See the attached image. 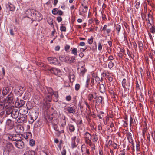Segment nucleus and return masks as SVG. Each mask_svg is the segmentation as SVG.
Returning a JSON list of instances; mask_svg holds the SVG:
<instances>
[{
	"instance_id": "nucleus-1",
	"label": "nucleus",
	"mask_w": 155,
	"mask_h": 155,
	"mask_svg": "<svg viewBox=\"0 0 155 155\" xmlns=\"http://www.w3.org/2000/svg\"><path fill=\"white\" fill-rule=\"evenodd\" d=\"M32 12H33V13L31 16L34 17L36 21H39L42 19V16L40 13L38 11H34L33 9L28 10L26 12V14H27L28 12L32 13Z\"/></svg>"
},
{
	"instance_id": "nucleus-2",
	"label": "nucleus",
	"mask_w": 155,
	"mask_h": 155,
	"mask_svg": "<svg viewBox=\"0 0 155 155\" xmlns=\"http://www.w3.org/2000/svg\"><path fill=\"white\" fill-rule=\"evenodd\" d=\"M7 136L8 138L12 141H18L21 140L22 134H19L17 133L15 134H7Z\"/></svg>"
},
{
	"instance_id": "nucleus-3",
	"label": "nucleus",
	"mask_w": 155,
	"mask_h": 155,
	"mask_svg": "<svg viewBox=\"0 0 155 155\" xmlns=\"http://www.w3.org/2000/svg\"><path fill=\"white\" fill-rule=\"evenodd\" d=\"M4 150L5 152L7 153H12L14 151V146L12 143L8 142L4 147Z\"/></svg>"
},
{
	"instance_id": "nucleus-4",
	"label": "nucleus",
	"mask_w": 155,
	"mask_h": 155,
	"mask_svg": "<svg viewBox=\"0 0 155 155\" xmlns=\"http://www.w3.org/2000/svg\"><path fill=\"white\" fill-rule=\"evenodd\" d=\"M38 115V113L35 110L32 111L30 113V116L29 119V122L30 124L32 123L35 120Z\"/></svg>"
},
{
	"instance_id": "nucleus-5",
	"label": "nucleus",
	"mask_w": 155,
	"mask_h": 155,
	"mask_svg": "<svg viewBox=\"0 0 155 155\" xmlns=\"http://www.w3.org/2000/svg\"><path fill=\"white\" fill-rule=\"evenodd\" d=\"M53 93V90L51 88L48 87L47 88V91H46V94L45 95L46 98L49 101H51Z\"/></svg>"
},
{
	"instance_id": "nucleus-6",
	"label": "nucleus",
	"mask_w": 155,
	"mask_h": 155,
	"mask_svg": "<svg viewBox=\"0 0 155 155\" xmlns=\"http://www.w3.org/2000/svg\"><path fill=\"white\" fill-rule=\"evenodd\" d=\"M84 138L86 143L91 146L92 136L90 133L87 132H86L84 135Z\"/></svg>"
},
{
	"instance_id": "nucleus-7",
	"label": "nucleus",
	"mask_w": 155,
	"mask_h": 155,
	"mask_svg": "<svg viewBox=\"0 0 155 155\" xmlns=\"http://www.w3.org/2000/svg\"><path fill=\"white\" fill-rule=\"evenodd\" d=\"M46 70L50 71L51 73L54 74L56 75H59L61 72L60 70L57 68H47Z\"/></svg>"
},
{
	"instance_id": "nucleus-8",
	"label": "nucleus",
	"mask_w": 155,
	"mask_h": 155,
	"mask_svg": "<svg viewBox=\"0 0 155 155\" xmlns=\"http://www.w3.org/2000/svg\"><path fill=\"white\" fill-rule=\"evenodd\" d=\"M76 139V136H74L72 138L71 147L73 148L76 147L78 145V143L79 142V139L77 138L76 140V142H75V140Z\"/></svg>"
},
{
	"instance_id": "nucleus-9",
	"label": "nucleus",
	"mask_w": 155,
	"mask_h": 155,
	"mask_svg": "<svg viewBox=\"0 0 155 155\" xmlns=\"http://www.w3.org/2000/svg\"><path fill=\"white\" fill-rule=\"evenodd\" d=\"M24 129L23 126L20 124H18L16 125L15 128V131L18 134H21L24 131Z\"/></svg>"
},
{
	"instance_id": "nucleus-10",
	"label": "nucleus",
	"mask_w": 155,
	"mask_h": 155,
	"mask_svg": "<svg viewBox=\"0 0 155 155\" xmlns=\"http://www.w3.org/2000/svg\"><path fill=\"white\" fill-rule=\"evenodd\" d=\"M48 59L51 64H52L54 65H57L59 63L58 60L55 57H48Z\"/></svg>"
},
{
	"instance_id": "nucleus-11",
	"label": "nucleus",
	"mask_w": 155,
	"mask_h": 155,
	"mask_svg": "<svg viewBox=\"0 0 155 155\" xmlns=\"http://www.w3.org/2000/svg\"><path fill=\"white\" fill-rule=\"evenodd\" d=\"M15 145L17 148L21 149L23 148L24 146V143L21 140L16 141L15 143Z\"/></svg>"
},
{
	"instance_id": "nucleus-12",
	"label": "nucleus",
	"mask_w": 155,
	"mask_h": 155,
	"mask_svg": "<svg viewBox=\"0 0 155 155\" xmlns=\"http://www.w3.org/2000/svg\"><path fill=\"white\" fill-rule=\"evenodd\" d=\"M6 124L8 128L9 129H12L13 127L14 122L10 119H8L7 120Z\"/></svg>"
},
{
	"instance_id": "nucleus-13",
	"label": "nucleus",
	"mask_w": 155,
	"mask_h": 155,
	"mask_svg": "<svg viewBox=\"0 0 155 155\" xmlns=\"http://www.w3.org/2000/svg\"><path fill=\"white\" fill-rule=\"evenodd\" d=\"M25 101L23 100H20L16 101L15 103V105L16 107H21L25 104Z\"/></svg>"
},
{
	"instance_id": "nucleus-14",
	"label": "nucleus",
	"mask_w": 155,
	"mask_h": 155,
	"mask_svg": "<svg viewBox=\"0 0 155 155\" xmlns=\"http://www.w3.org/2000/svg\"><path fill=\"white\" fill-rule=\"evenodd\" d=\"M18 115L19 112L18 110L13 108L11 114L12 117L13 118H17L18 117Z\"/></svg>"
},
{
	"instance_id": "nucleus-15",
	"label": "nucleus",
	"mask_w": 155,
	"mask_h": 155,
	"mask_svg": "<svg viewBox=\"0 0 155 155\" xmlns=\"http://www.w3.org/2000/svg\"><path fill=\"white\" fill-rule=\"evenodd\" d=\"M102 30L103 31V34L104 35H108L111 31V28H107V25H104Z\"/></svg>"
},
{
	"instance_id": "nucleus-16",
	"label": "nucleus",
	"mask_w": 155,
	"mask_h": 155,
	"mask_svg": "<svg viewBox=\"0 0 155 155\" xmlns=\"http://www.w3.org/2000/svg\"><path fill=\"white\" fill-rule=\"evenodd\" d=\"M19 111L20 112V114L25 115L28 112V109L26 107L23 106L20 108Z\"/></svg>"
},
{
	"instance_id": "nucleus-17",
	"label": "nucleus",
	"mask_w": 155,
	"mask_h": 155,
	"mask_svg": "<svg viewBox=\"0 0 155 155\" xmlns=\"http://www.w3.org/2000/svg\"><path fill=\"white\" fill-rule=\"evenodd\" d=\"M12 92L11 91V89L8 87H4L2 90V94L4 96L7 95L9 93Z\"/></svg>"
},
{
	"instance_id": "nucleus-18",
	"label": "nucleus",
	"mask_w": 155,
	"mask_h": 155,
	"mask_svg": "<svg viewBox=\"0 0 155 155\" xmlns=\"http://www.w3.org/2000/svg\"><path fill=\"white\" fill-rule=\"evenodd\" d=\"M66 109L69 113L74 114L76 111L75 108L74 107V106H68L66 107Z\"/></svg>"
},
{
	"instance_id": "nucleus-19",
	"label": "nucleus",
	"mask_w": 155,
	"mask_h": 155,
	"mask_svg": "<svg viewBox=\"0 0 155 155\" xmlns=\"http://www.w3.org/2000/svg\"><path fill=\"white\" fill-rule=\"evenodd\" d=\"M65 118V116H63L62 117L60 121L61 126L63 128H64L66 124V120Z\"/></svg>"
},
{
	"instance_id": "nucleus-20",
	"label": "nucleus",
	"mask_w": 155,
	"mask_h": 155,
	"mask_svg": "<svg viewBox=\"0 0 155 155\" xmlns=\"http://www.w3.org/2000/svg\"><path fill=\"white\" fill-rule=\"evenodd\" d=\"M81 11L79 10V14L81 15H83L84 13H86L87 10V6H83V8H81Z\"/></svg>"
},
{
	"instance_id": "nucleus-21",
	"label": "nucleus",
	"mask_w": 155,
	"mask_h": 155,
	"mask_svg": "<svg viewBox=\"0 0 155 155\" xmlns=\"http://www.w3.org/2000/svg\"><path fill=\"white\" fill-rule=\"evenodd\" d=\"M59 60L61 61L67 62L68 57L64 55H61L59 57Z\"/></svg>"
},
{
	"instance_id": "nucleus-22",
	"label": "nucleus",
	"mask_w": 155,
	"mask_h": 155,
	"mask_svg": "<svg viewBox=\"0 0 155 155\" xmlns=\"http://www.w3.org/2000/svg\"><path fill=\"white\" fill-rule=\"evenodd\" d=\"M80 69L81 71L80 73V76H83L86 71L87 70L85 69L84 65L82 66L81 68Z\"/></svg>"
},
{
	"instance_id": "nucleus-23",
	"label": "nucleus",
	"mask_w": 155,
	"mask_h": 155,
	"mask_svg": "<svg viewBox=\"0 0 155 155\" xmlns=\"http://www.w3.org/2000/svg\"><path fill=\"white\" fill-rule=\"evenodd\" d=\"M100 92L102 93H104L105 92V87L103 84H100L99 88Z\"/></svg>"
},
{
	"instance_id": "nucleus-24",
	"label": "nucleus",
	"mask_w": 155,
	"mask_h": 155,
	"mask_svg": "<svg viewBox=\"0 0 155 155\" xmlns=\"http://www.w3.org/2000/svg\"><path fill=\"white\" fill-rule=\"evenodd\" d=\"M75 60V58L74 57H68L67 61H68V63H70L74 62Z\"/></svg>"
},
{
	"instance_id": "nucleus-25",
	"label": "nucleus",
	"mask_w": 155,
	"mask_h": 155,
	"mask_svg": "<svg viewBox=\"0 0 155 155\" xmlns=\"http://www.w3.org/2000/svg\"><path fill=\"white\" fill-rule=\"evenodd\" d=\"M24 155H35V153L34 151L29 150L26 151Z\"/></svg>"
},
{
	"instance_id": "nucleus-26",
	"label": "nucleus",
	"mask_w": 155,
	"mask_h": 155,
	"mask_svg": "<svg viewBox=\"0 0 155 155\" xmlns=\"http://www.w3.org/2000/svg\"><path fill=\"white\" fill-rule=\"evenodd\" d=\"M7 8H9V10L10 11H14L15 9V7L14 5L10 3H8V5L7 6Z\"/></svg>"
},
{
	"instance_id": "nucleus-27",
	"label": "nucleus",
	"mask_w": 155,
	"mask_h": 155,
	"mask_svg": "<svg viewBox=\"0 0 155 155\" xmlns=\"http://www.w3.org/2000/svg\"><path fill=\"white\" fill-rule=\"evenodd\" d=\"M27 115H23L22 114L21 116V122H26L27 121Z\"/></svg>"
},
{
	"instance_id": "nucleus-28",
	"label": "nucleus",
	"mask_w": 155,
	"mask_h": 155,
	"mask_svg": "<svg viewBox=\"0 0 155 155\" xmlns=\"http://www.w3.org/2000/svg\"><path fill=\"white\" fill-rule=\"evenodd\" d=\"M103 99V97H102L101 96H99L97 98L96 102L97 103H102V100Z\"/></svg>"
},
{
	"instance_id": "nucleus-29",
	"label": "nucleus",
	"mask_w": 155,
	"mask_h": 155,
	"mask_svg": "<svg viewBox=\"0 0 155 155\" xmlns=\"http://www.w3.org/2000/svg\"><path fill=\"white\" fill-rule=\"evenodd\" d=\"M6 99L11 102L13 101L12 94V92H10V94L7 97Z\"/></svg>"
},
{
	"instance_id": "nucleus-30",
	"label": "nucleus",
	"mask_w": 155,
	"mask_h": 155,
	"mask_svg": "<svg viewBox=\"0 0 155 155\" xmlns=\"http://www.w3.org/2000/svg\"><path fill=\"white\" fill-rule=\"evenodd\" d=\"M13 109L12 108H7V110H6V114L8 115L10 114H12Z\"/></svg>"
},
{
	"instance_id": "nucleus-31",
	"label": "nucleus",
	"mask_w": 155,
	"mask_h": 155,
	"mask_svg": "<svg viewBox=\"0 0 155 155\" xmlns=\"http://www.w3.org/2000/svg\"><path fill=\"white\" fill-rule=\"evenodd\" d=\"M70 131L71 132H74L75 130V127L72 124H70L69 126Z\"/></svg>"
},
{
	"instance_id": "nucleus-32",
	"label": "nucleus",
	"mask_w": 155,
	"mask_h": 155,
	"mask_svg": "<svg viewBox=\"0 0 155 155\" xmlns=\"http://www.w3.org/2000/svg\"><path fill=\"white\" fill-rule=\"evenodd\" d=\"M138 45L140 49V50H142L143 48V45L142 42L141 41H139Z\"/></svg>"
},
{
	"instance_id": "nucleus-33",
	"label": "nucleus",
	"mask_w": 155,
	"mask_h": 155,
	"mask_svg": "<svg viewBox=\"0 0 155 155\" xmlns=\"http://www.w3.org/2000/svg\"><path fill=\"white\" fill-rule=\"evenodd\" d=\"M93 137V142H96L98 140V137L97 135L96 134L93 135L92 136Z\"/></svg>"
},
{
	"instance_id": "nucleus-34",
	"label": "nucleus",
	"mask_w": 155,
	"mask_h": 155,
	"mask_svg": "<svg viewBox=\"0 0 155 155\" xmlns=\"http://www.w3.org/2000/svg\"><path fill=\"white\" fill-rule=\"evenodd\" d=\"M71 53L73 54L74 55H77V49L76 48H74L71 50Z\"/></svg>"
},
{
	"instance_id": "nucleus-35",
	"label": "nucleus",
	"mask_w": 155,
	"mask_h": 155,
	"mask_svg": "<svg viewBox=\"0 0 155 155\" xmlns=\"http://www.w3.org/2000/svg\"><path fill=\"white\" fill-rule=\"evenodd\" d=\"M121 26L119 25H117L116 26V30L117 31V34H119V32L121 29Z\"/></svg>"
},
{
	"instance_id": "nucleus-36",
	"label": "nucleus",
	"mask_w": 155,
	"mask_h": 155,
	"mask_svg": "<svg viewBox=\"0 0 155 155\" xmlns=\"http://www.w3.org/2000/svg\"><path fill=\"white\" fill-rule=\"evenodd\" d=\"M58 114L56 111H54L51 114V118L52 119L53 118H55L57 117Z\"/></svg>"
},
{
	"instance_id": "nucleus-37",
	"label": "nucleus",
	"mask_w": 155,
	"mask_h": 155,
	"mask_svg": "<svg viewBox=\"0 0 155 155\" xmlns=\"http://www.w3.org/2000/svg\"><path fill=\"white\" fill-rule=\"evenodd\" d=\"M60 30L62 32H65L66 31V28L65 26L61 25Z\"/></svg>"
},
{
	"instance_id": "nucleus-38",
	"label": "nucleus",
	"mask_w": 155,
	"mask_h": 155,
	"mask_svg": "<svg viewBox=\"0 0 155 155\" xmlns=\"http://www.w3.org/2000/svg\"><path fill=\"white\" fill-rule=\"evenodd\" d=\"M58 9L57 8H54L52 11V13L54 15L58 14Z\"/></svg>"
},
{
	"instance_id": "nucleus-39",
	"label": "nucleus",
	"mask_w": 155,
	"mask_h": 155,
	"mask_svg": "<svg viewBox=\"0 0 155 155\" xmlns=\"http://www.w3.org/2000/svg\"><path fill=\"white\" fill-rule=\"evenodd\" d=\"M30 145L31 146H33L35 144V142L33 139H31L30 140Z\"/></svg>"
},
{
	"instance_id": "nucleus-40",
	"label": "nucleus",
	"mask_w": 155,
	"mask_h": 155,
	"mask_svg": "<svg viewBox=\"0 0 155 155\" xmlns=\"http://www.w3.org/2000/svg\"><path fill=\"white\" fill-rule=\"evenodd\" d=\"M114 64L112 62H110L108 64V67L110 69L112 68L114 65Z\"/></svg>"
},
{
	"instance_id": "nucleus-41",
	"label": "nucleus",
	"mask_w": 155,
	"mask_h": 155,
	"mask_svg": "<svg viewBox=\"0 0 155 155\" xmlns=\"http://www.w3.org/2000/svg\"><path fill=\"white\" fill-rule=\"evenodd\" d=\"M93 98V95L91 94H90L88 95V98L89 101H91Z\"/></svg>"
},
{
	"instance_id": "nucleus-42",
	"label": "nucleus",
	"mask_w": 155,
	"mask_h": 155,
	"mask_svg": "<svg viewBox=\"0 0 155 155\" xmlns=\"http://www.w3.org/2000/svg\"><path fill=\"white\" fill-rule=\"evenodd\" d=\"M126 80L125 79H124L122 81V84L124 88L125 87Z\"/></svg>"
},
{
	"instance_id": "nucleus-43",
	"label": "nucleus",
	"mask_w": 155,
	"mask_h": 155,
	"mask_svg": "<svg viewBox=\"0 0 155 155\" xmlns=\"http://www.w3.org/2000/svg\"><path fill=\"white\" fill-rule=\"evenodd\" d=\"M93 41V38L92 37H91L90 38L88 39L87 42L89 44H91L92 43Z\"/></svg>"
},
{
	"instance_id": "nucleus-44",
	"label": "nucleus",
	"mask_w": 155,
	"mask_h": 155,
	"mask_svg": "<svg viewBox=\"0 0 155 155\" xmlns=\"http://www.w3.org/2000/svg\"><path fill=\"white\" fill-rule=\"evenodd\" d=\"M150 32L153 33L155 32V29L153 26H151V27L150 28Z\"/></svg>"
},
{
	"instance_id": "nucleus-45",
	"label": "nucleus",
	"mask_w": 155,
	"mask_h": 155,
	"mask_svg": "<svg viewBox=\"0 0 155 155\" xmlns=\"http://www.w3.org/2000/svg\"><path fill=\"white\" fill-rule=\"evenodd\" d=\"M102 45L101 42L98 43V50L99 51H101L102 49Z\"/></svg>"
},
{
	"instance_id": "nucleus-46",
	"label": "nucleus",
	"mask_w": 155,
	"mask_h": 155,
	"mask_svg": "<svg viewBox=\"0 0 155 155\" xmlns=\"http://www.w3.org/2000/svg\"><path fill=\"white\" fill-rule=\"evenodd\" d=\"M80 85L79 84H76L75 85V89L76 91H78L79 89Z\"/></svg>"
},
{
	"instance_id": "nucleus-47",
	"label": "nucleus",
	"mask_w": 155,
	"mask_h": 155,
	"mask_svg": "<svg viewBox=\"0 0 155 155\" xmlns=\"http://www.w3.org/2000/svg\"><path fill=\"white\" fill-rule=\"evenodd\" d=\"M16 119H15V122L16 123H22V122H21V117H19L18 118H17Z\"/></svg>"
},
{
	"instance_id": "nucleus-48",
	"label": "nucleus",
	"mask_w": 155,
	"mask_h": 155,
	"mask_svg": "<svg viewBox=\"0 0 155 155\" xmlns=\"http://www.w3.org/2000/svg\"><path fill=\"white\" fill-rule=\"evenodd\" d=\"M112 141L111 140H110L108 142V145H106V147H109L110 146L112 145Z\"/></svg>"
},
{
	"instance_id": "nucleus-49",
	"label": "nucleus",
	"mask_w": 155,
	"mask_h": 155,
	"mask_svg": "<svg viewBox=\"0 0 155 155\" xmlns=\"http://www.w3.org/2000/svg\"><path fill=\"white\" fill-rule=\"evenodd\" d=\"M66 150L64 148V147L63 148L62 151H61V155H66Z\"/></svg>"
},
{
	"instance_id": "nucleus-50",
	"label": "nucleus",
	"mask_w": 155,
	"mask_h": 155,
	"mask_svg": "<svg viewBox=\"0 0 155 155\" xmlns=\"http://www.w3.org/2000/svg\"><path fill=\"white\" fill-rule=\"evenodd\" d=\"M140 4L139 2H137L136 3L135 5V7L137 9H138L140 8Z\"/></svg>"
},
{
	"instance_id": "nucleus-51",
	"label": "nucleus",
	"mask_w": 155,
	"mask_h": 155,
	"mask_svg": "<svg viewBox=\"0 0 155 155\" xmlns=\"http://www.w3.org/2000/svg\"><path fill=\"white\" fill-rule=\"evenodd\" d=\"M127 138L128 139V140L129 142L131 143H132V142H133V138H132V136L128 137Z\"/></svg>"
},
{
	"instance_id": "nucleus-52",
	"label": "nucleus",
	"mask_w": 155,
	"mask_h": 155,
	"mask_svg": "<svg viewBox=\"0 0 155 155\" xmlns=\"http://www.w3.org/2000/svg\"><path fill=\"white\" fill-rule=\"evenodd\" d=\"M89 81H90V79L88 78H87V80H86V87L87 88L88 87V86L89 85Z\"/></svg>"
},
{
	"instance_id": "nucleus-53",
	"label": "nucleus",
	"mask_w": 155,
	"mask_h": 155,
	"mask_svg": "<svg viewBox=\"0 0 155 155\" xmlns=\"http://www.w3.org/2000/svg\"><path fill=\"white\" fill-rule=\"evenodd\" d=\"M70 48V46L68 45H66L64 48L65 50L67 51Z\"/></svg>"
},
{
	"instance_id": "nucleus-54",
	"label": "nucleus",
	"mask_w": 155,
	"mask_h": 155,
	"mask_svg": "<svg viewBox=\"0 0 155 155\" xmlns=\"http://www.w3.org/2000/svg\"><path fill=\"white\" fill-rule=\"evenodd\" d=\"M57 20L58 22H60L62 21V18L61 17H57Z\"/></svg>"
},
{
	"instance_id": "nucleus-55",
	"label": "nucleus",
	"mask_w": 155,
	"mask_h": 155,
	"mask_svg": "<svg viewBox=\"0 0 155 155\" xmlns=\"http://www.w3.org/2000/svg\"><path fill=\"white\" fill-rule=\"evenodd\" d=\"M64 128H62V130L60 131H58V134L59 135H60L61 133H64Z\"/></svg>"
},
{
	"instance_id": "nucleus-56",
	"label": "nucleus",
	"mask_w": 155,
	"mask_h": 155,
	"mask_svg": "<svg viewBox=\"0 0 155 155\" xmlns=\"http://www.w3.org/2000/svg\"><path fill=\"white\" fill-rule=\"evenodd\" d=\"M66 99L67 101H69L71 100V98L70 96H68L66 97Z\"/></svg>"
},
{
	"instance_id": "nucleus-57",
	"label": "nucleus",
	"mask_w": 155,
	"mask_h": 155,
	"mask_svg": "<svg viewBox=\"0 0 155 155\" xmlns=\"http://www.w3.org/2000/svg\"><path fill=\"white\" fill-rule=\"evenodd\" d=\"M63 12L61 10H59L58 9V14L60 15H61L63 14Z\"/></svg>"
},
{
	"instance_id": "nucleus-58",
	"label": "nucleus",
	"mask_w": 155,
	"mask_h": 155,
	"mask_svg": "<svg viewBox=\"0 0 155 155\" xmlns=\"http://www.w3.org/2000/svg\"><path fill=\"white\" fill-rule=\"evenodd\" d=\"M132 136V134L130 132H127V138Z\"/></svg>"
},
{
	"instance_id": "nucleus-59",
	"label": "nucleus",
	"mask_w": 155,
	"mask_h": 155,
	"mask_svg": "<svg viewBox=\"0 0 155 155\" xmlns=\"http://www.w3.org/2000/svg\"><path fill=\"white\" fill-rule=\"evenodd\" d=\"M114 59L112 55H110L108 57V60H112Z\"/></svg>"
},
{
	"instance_id": "nucleus-60",
	"label": "nucleus",
	"mask_w": 155,
	"mask_h": 155,
	"mask_svg": "<svg viewBox=\"0 0 155 155\" xmlns=\"http://www.w3.org/2000/svg\"><path fill=\"white\" fill-rule=\"evenodd\" d=\"M133 45L134 48L135 49H136L137 48V44L136 43H135V42L133 43Z\"/></svg>"
},
{
	"instance_id": "nucleus-61",
	"label": "nucleus",
	"mask_w": 155,
	"mask_h": 155,
	"mask_svg": "<svg viewBox=\"0 0 155 155\" xmlns=\"http://www.w3.org/2000/svg\"><path fill=\"white\" fill-rule=\"evenodd\" d=\"M112 146L114 149H116L117 147V145L115 143L113 144Z\"/></svg>"
},
{
	"instance_id": "nucleus-62",
	"label": "nucleus",
	"mask_w": 155,
	"mask_h": 155,
	"mask_svg": "<svg viewBox=\"0 0 155 155\" xmlns=\"http://www.w3.org/2000/svg\"><path fill=\"white\" fill-rule=\"evenodd\" d=\"M95 81L96 82L99 81H100V78L97 76H96L95 77Z\"/></svg>"
},
{
	"instance_id": "nucleus-63",
	"label": "nucleus",
	"mask_w": 155,
	"mask_h": 155,
	"mask_svg": "<svg viewBox=\"0 0 155 155\" xmlns=\"http://www.w3.org/2000/svg\"><path fill=\"white\" fill-rule=\"evenodd\" d=\"M79 45L82 46H84L85 45V44L83 42H81L79 43Z\"/></svg>"
},
{
	"instance_id": "nucleus-64",
	"label": "nucleus",
	"mask_w": 155,
	"mask_h": 155,
	"mask_svg": "<svg viewBox=\"0 0 155 155\" xmlns=\"http://www.w3.org/2000/svg\"><path fill=\"white\" fill-rule=\"evenodd\" d=\"M126 153V150L125 149H124L122 150V153H121V155H125Z\"/></svg>"
}]
</instances>
